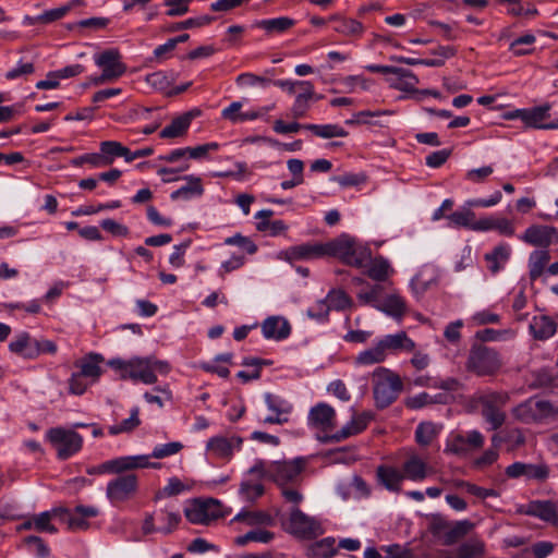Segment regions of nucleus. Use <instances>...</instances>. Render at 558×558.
<instances>
[{"mask_svg": "<svg viewBox=\"0 0 558 558\" xmlns=\"http://www.w3.org/2000/svg\"><path fill=\"white\" fill-rule=\"evenodd\" d=\"M107 365L118 374L120 379L144 385L156 384L158 374L166 376L171 371L168 361L159 360L155 355L112 357L108 360Z\"/></svg>", "mask_w": 558, "mask_h": 558, "instance_id": "f257e3e1", "label": "nucleus"}, {"mask_svg": "<svg viewBox=\"0 0 558 558\" xmlns=\"http://www.w3.org/2000/svg\"><path fill=\"white\" fill-rule=\"evenodd\" d=\"M324 257H335L343 264L362 268L369 257V247L348 233L324 242Z\"/></svg>", "mask_w": 558, "mask_h": 558, "instance_id": "f03ea898", "label": "nucleus"}, {"mask_svg": "<svg viewBox=\"0 0 558 558\" xmlns=\"http://www.w3.org/2000/svg\"><path fill=\"white\" fill-rule=\"evenodd\" d=\"M372 377L376 407L385 409L392 404L403 389L400 376L390 368L377 367Z\"/></svg>", "mask_w": 558, "mask_h": 558, "instance_id": "7ed1b4c3", "label": "nucleus"}, {"mask_svg": "<svg viewBox=\"0 0 558 558\" xmlns=\"http://www.w3.org/2000/svg\"><path fill=\"white\" fill-rule=\"evenodd\" d=\"M183 513L191 524L209 525L230 513L218 499L194 498L185 502Z\"/></svg>", "mask_w": 558, "mask_h": 558, "instance_id": "20e7f679", "label": "nucleus"}, {"mask_svg": "<svg viewBox=\"0 0 558 558\" xmlns=\"http://www.w3.org/2000/svg\"><path fill=\"white\" fill-rule=\"evenodd\" d=\"M182 522V515L175 504H167L165 507L145 514L142 523V532L145 535L160 533L170 535L175 532Z\"/></svg>", "mask_w": 558, "mask_h": 558, "instance_id": "39448f33", "label": "nucleus"}, {"mask_svg": "<svg viewBox=\"0 0 558 558\" xmlns=\"http://www.w3.org/2000/svg\"><path fill=\"white\" fill-rule=\"evenodd\" d=\"M8 349L24 360H36L41 354L53 355L58 351V347L52 340L36 339L27 331L17 332L9 342Z\"/></svg>", "mask_w": 558, "mask_h": 558, "instance_id": "423d86ee", "label": "nucleus"}, {"mask_svg": "<svg viewBox=\"0 0 558 558\" xmlns=\"http://www.w3.org/2000/svg\"><path fill=\"white\" fill-rule=\"evenodd\" d=\"M476 402L481 405V414L488 424V430H497L506 422V413L502 410L509 400L505 391L487 390L480 392Z\"/></svg>", "mask_w": 558, "mask_h": 558, "instance_id": "0eeeda50", "label": "nucleus"}, {"mask_svg": "<svg viewBox=\"0 0 558 558\" xmlns=\"http://www.w3.org/2000/svg\"><path fill=\"white\" fill-rule=\"evenodd\" d=\"M307 427L316 433V437L322 442H333L326 437L335 435L337 425V411L327 402H317L308 410L306 417Z\"/></svg>", "mask_w": 558, "mask_h": 558, "instance_id": "6e6552de", "label": "nucleus"}, {"mask_svg": "<svg viewBox=\"0 0 558 558\" xmlns=\"http://www.w3.org/2000/svg\"><path fill=\"white\" fill-rule=\"evenodd\" d=\"M46 440L56 449L59 460H68L76 456L84 445L81 434L62 426L49 428L46 433Z\"/></svg>", "mask_w": 558, "mask_h": 558, "instance_id": "1a4fd4ad", "label": "nucleus"}, {"mask_svg": "<svg viewBox=\"0 0 558 558\" xmlns=\"http://www.w3.org/2000/svg\"><path fill=\"white\" fill-rule=\"evenodd\" d=\"M553 404L538 397H531L512 409V415L515 420L524 423H542L556 415Z\"/></svg>", "mask_w": 558, "mask_h": 558, "instance_id": "9d476101", "label": "nucleus"}, {"mask_svg": "<svg viewBox=\"0 0 558 558\" xmlns=\"http://www.w3.org/2000/svg\"><path fill=\"white\" fill-rule=\"evenodd\" d=\"M93 59L95 64L101 69V74L92 78V83L95 85L114 81L126 71V65L122 62V57L118 49H106L95 53Z\"/></svg>", "mask_w": 558, "mask_h": 558, "instance_id": "9b49d317", "label": "nucleus"}, {"mask_svg": "<svg viewBox=\"0 0 558 558\" xmlns=\"http://www.w3.org/2000/svg\"><path fill=\"white\" fill-rule=\"evenodd\" d=\"M283 525L288 533L300 539H313L325 532L322 523L316 518L305 514L298 507L291 510Z\"/></svg>", "mask_w": 558, "mask_h": 558, "instance_id": "f8f14e48", "label": "nucleus"}, {"mask_svg": "<svg viewBox=\"0 0 558 558\" xmlns=\"http://www.w3.org/2000/svg\"><path fill=\"white\" fill-rule=\"evenodd\" d=\"M466 366L478 376H489L499 371L501 360L496 350L480 345L471 349Z\"/></svg>", "mask_w": 558, "mask_h": 558, "instance_id": "ddd939ff", "label": "nucleus"}, {"mask_svg": "<svg viewBox=\"0 0 558 558\" xmlns=\"http://www.w3.org/2000/svg\"><path fill=\"white\" fill-rule=\"evenodd\" d=\"M554 104L543 101L533 107H526L525 129L555 131L558 130V112H553Z\"/></svg>", "mask_w": 558, "mask_h": 558, "instance_id": "4468645a", "label": "nucleus"}, {"mask_svg": "<svg viewBox=\"0 0 558 558\" xmlns=\"http://www.w3.org/2000/svg\"><path fill=\"white\" fill-rule=\"evenodd\" d=\"M138 490V477L133 473L120 475L108 482L106 496L113 505L128 501Z\"/></svg>", "mask_w": 558, "mask_h": 558, "instance_id": "2eb2a0df", "label": "nucleus"}, {"mask_svg": "<svg viewBox=\"0 0 558 558\" xmlns=\"http://www.w3.org/2000/svg\"><path fill=\"white\" fill-rule=\"evenodd\" d=\"M243 441L244 439L238 435L230 437L216 435L207 440L205 450L214 459L230 461L235 452L242 450Z\"/></svg>", "mask_w": 558, "mask_h": 558, "instance_id": "dca6fc26", "label": "nucleus"}, {"mask_svg": "<svg viewBox=\"0 0 558 558\" xmlns=\"http://www.w3.org/2000/svg\"><path fill=\"white\" fill-rule=\"evenodd\" d=\"M305 465L306 460L302 457H298L291 460L272 461L271 481L280 487L295 483L305 469Z\"/></svg>", "mask_w": 558, "mask_h": 558, "instance_id": "f3484780", "label": "nucleus"}, {"mask_svg": "<svg viewBox=\"0 0 558 558\" xmlns=\"http://www.w3.org/2000/svg\"><path fill=\"white\" fill-rule=\"evenodd\" d=\"M64 513L68 527L71 531H86L90 527V520L100 514V510L92 505H77L73 509L61 508Z\"/></svg>", "mask_w": 558, "mask_h": 558, "instance_id": "a211bd4d", "label": "nucleus"}, {"mask_svg": "<svg viewBox=\"0 0 558 558\" xmlns=\"http://www.w3.org/2000/svg\"><path fill=\"white\" fill-rule=\"evenodd\" d=\"M281 259L293 264L301 260L324 258V242H307L289 246L279 253Z\"/></svg>", "mask_w": 558, "mask_h": 558, "instance_id": "6ab92c4d", "label": "nucleus"}, {"mask_svg": "<svg viewBox=\"0 0 558 558\" xmlns=\"http://www.w3.org/2000/svg\"><path fill=\"white\" fill-rule=\"evenodd\" d=\"M107 461L110 474H122L137 469H159L161 466L159 462H151L150 456L147 454L121 456Z\"/></svg>", "mask_w": 558, "mask_h": 558, "instance_id": "aec40b11", "label": "nucleus"}, {"mask_svg": "<svg viewBox=\"0 0 558 558\" xmlns=\"http://www.w3.org/2000/svg\"><path fill=\"white\" fill-rule=\"evenodd\" d=\"M265 404L267 410L270 412L269 415L265 416L262 421L264 424H287L290 421V415L293 411V405L288 400L280 396L272 393H265Z\"/></svg>", "mask_w": 558, "mask_h": 558, "instance_id": "412c9836", "label": "nucleus"}, {"mask_svg": "<svg viewBox=\"0 0 558 558\" xmlns=\"http://www.w3.org/2000/svg\"><path fill=\"white\" fill-rule=\"evenodd\" d=\"M401 469L405 480L414 483H422L435 473L434 468L429 465L426 459L417 453L409 454Z\"/></svg>", "mask_w": 558, "mask_h": 558, "instance_id": "4be33fe9", "label": "nucleus"}, {"mask_svg": "<svg viewBox=\"0 0 558 558\" xmlns=\"http://www.w3.org/2000/svg\"><path fill=\"white\" fill-rule=\"evenodd\" d=\"M519 239L530 245L547 250L558 239V232L551 226L532 225L519 235Z\"/></svg>", "mask_w": 558, "mask_h": 558, "instance_id": "5701e85b", "label": "nucleus"}, {"mask_svg": "<svg viewBox=\"0 0 558 558\" xmlns=\"http://www.w3.org/2000/svg\"><path fill=\"white\" fill-rule=\"evenodd\" d=\"M260 331L264 339L279 342L290 337L292 327L286 317L272 315L262 322Z\"/></svg>", "mask_w": 558, "mask_h": 558, "instance_id": "b1692460", "label": "nucleus"}, {"mask_svg": "<svg viewBox=\"0 0 558 558\" xmlns=\"http://www.w3.org/2000/svg\"><path fill=\"white\" fill-rule=\"evenodd\" d=\"M361 269H365L364 274L377 282H385L395 275V269L389 259L381 255L373 257L371 250L369 257L366 259Z\"/></svg>", "mask_w": 558, "mask_h": 558, "instance_id": "393cba45", "label": "nucleus"}, {"mask_svg": "<svg viewBox=\"0 0 558 558\" xmlns=\"http://www.w3.org/2000/svg\"><path fill=\"white\" fill-rule=\"evenodd\" d=\"M274 214L271 209H262L255 213L256 230L269 236L287 235L289 226L282 219L270 220Z\"/></svg>", "mask_w": 558, "mask_h": 558, "instance_id": "a878e982", "label": "nucleus"}, {"mask_svg": "<svg viewBox=\"0 0 558 558\" xmlns=\"http://www.w3.org/2000/svg\"><path fill=\"white\" fill-rule=\"evenodd\" d=\"M378 341L387 357L389 354H396L399 352L410 353L416 348V343L407 335L405 331L386 335L378 338Z\"/></svg>", "mask_w": 558, "mask_h": 558, "instance_id": "bb28decb", "label": "nucleus"}, {"mask_svg": "<svg viewBox=\"0 0 558 558\" xmlns=\"http://www.w3.org/2000/svg\"><path fill=\"white\" fill-rule=\"evenodd\" d=\"M322 99L320 95L315 93V87L311 81L301 83V88L295 95L291 113L294 118H303L311 108V104Z\"/></svg>", "mask_w": 558, "mask_h": 558, "instance_id": "cd10ccee", "label": "nucleus"}, {"mask_svg": "<svg viewBox=\"0 0 558 558\" xmlns=\"http://www.w3.org/2000/svg\"><path fill=\"white\" fill-rule=\"evenodd\" d=\"M376 478L379 485L390 493H399L405 481L402 469L390 464H380L376 469Z\"/></svg>", "mask_w": 558, "mask_h": 558, "instance_id": "c85d7f7f", "label": "nucleus"}, {"mask_svg": "<svg viewBox=\"0 0 558 558\" xmlns=\"http://www.w3.org/2000/svg\"><path fill=\"white\" fill-rule=\"evenodd\" d=\"M372 418L373 415L368 412L355 414L345 425H343L339 430H336L333 436L326 437L325 439L339 442L349 437L359 435L364 429H366Z\"/></svg>", "mask_w": 558, "mask_h": 558, "instance_id": "c756f323", "label": "nucleus"}, {"mask_svg": "<svg viewBox=\"0 0 558 558\" xmlns=\"http://www.w3.org/2000/svg\"><path fill=\"white\" fill-rule=\"evenodd\" d=\"M438 280V271L434 265H423L410 281V288L416 296L425 293Z\"/></svg>", "mask_w": 558, "mask_h": 558, "instance_id": "7c9ffc66", "label": "nucleus"}, {"mask_svg": "<svg viewBox=\"0 0 558 558\" xmlns=\"http://www.w3.org/2000/svg\"><path fill=\"white\" fill-rule=\"evenodd\" d=\"M525 513L558 526V500L531 501L526 507Z\"/></svg>", "mask_w": 558, "mask_h": 558, "instance_id": "2f4dec72", "label": "nucleus"}, {"mask_svg": "<svg viewBox=\"0 0 558 558\" xmlns=\"http://www.w3.org/2000/svg\"><path fill=\"white\" fill-rule=\"evenodd\" d=\"M295 25V21L289 16L255 20L253 28L263 29L268 36L282 35Z\"/></svg>", "mask_w": 558, "mask_h": 558, "instance_id": "473e14b6", "label": "nucleus"}, {"mask_svg": "<svg viewBox=\"0 0 558 558\" xmlns=\"http://www.w3.org/2000/svg\"><path fill=\"white\" fill-rule=\"evenodd\" d=\"M198 116V111H189L172 119L169 125L165 126L160 133L161 138H177L186 134L192 120Z\"/></svg>", "mask_w": 558, "mask_h": 558, "instance_id": "72a5a7b5", "label": "nucleus"}, {"mask_svg": "<svg viewBox=\"0 0 558 558\" xmlns=\"http://www.w3.org/2000/svg\"><path fill=\"white\" fill-rule=\"evenodd\" d=\"M186 184L173 191L170 195L171 199L190 201L192 198L201 197L204 194L203 181L199 177L189 174L183 178Z\"/></svg>", "mask_w": 558, "mask_h": 558, "instance_id": "f704fd0d", "label": "nucleus"}, {"mask_svg": "<svg viewBox=\"0 0 558 558\" xmlns=\"http://www.w3.org/2000/svg\"><path fill=\"white\" fill-rule=\"evenodd\" d=\"M530 331L537 340H547L557 331L556 322L546 315L534 316L530 323Z\"/></svg>", "mask_w": 558, "mask_h": 558, "instance_id": "c9c22d12", "label": "nucleus"}, {"mask_svg": "<svg viewBox=\"0 0 558 558\" xmlns=\"http://www.w3.org/2000/svg\"><path fill=\"white\" fill-rule=\"evenodd\" d=\"M511 256V246L508 243H501L485 254V260L488 263V269L492 274H497L505 268Z\"/></svg>", "mask_w": 558, "mask_h": 558, "instance_id": "e433bc0d", "label": "nucleus"}, {"mask_svg": "<svg viewBox=\"0 0 558 558\" xmlns=\"http://www.w3.org/2000/svg\"><path fill=\"white\" fill-rule=\"evenodd\" d=\"M405 310L407 304L404 299L399 293H391L383 299L377 311L400 320L403 317Z\"/></svg>", "mask_w": 558, "mask_h": 558, "instance_id": "4c0bfd02", "label": "nucleus"}, {"mask_svg": "<svg viewBox=\"0 0 558 558\" xmlns=\"http://www.w3.org/2000/svg\"><path fill=\"white\" fill-rule=\"evenodd\" d=\"M104 357L99 353H88L77 364L80 374L95 383L101 376L100 363Z\"/></svg>", "mask_w": 558, "mask_h": 558, "instance_id": "58836bf2", "label": "nucleus"}, {"mask_svg": "<svg viewBox=\"0 0 558 558\" xmlns=\"http://www.w3.org/2000/svg\"><path fill=\"white\" fill-rule=\"evenodd\" d=\"M337 553L336 539L328 536L311 544L306 550V556L308 558H332Z\"/></svg>", "mask_w": 558, "mask_h": 558, "instance_id": "ea45409f", "label": "nucleus"}, {"mask_svg": "<svg viewBox=\"0 0 558 558\" xmlns=\"http://www.w3.org/2000/svg\"><path fill=\"white\" fill-rule=\"evenodd\" d=\"M393 112L390 110H362L352 114L350 119L345 120L347 125H371L383 126L376 118L383 116H391Z\"/></svg>", "mask_w": 558, "mask_h": 558, "instance_id": "a19ab883", "label": "nucleus"}, {"mask_svg": "<svg viewBox=\"0 0 558 558\" xmlns=\"http://www.w3.org/2000/svg\"><path fill=\"white\" fill-rule=\"evenodd\" d=\"M549 259L550 255L547 250H535L530 254L527 267L532 281L537 280L544 274Z\"/></svg>", "mask_w": 558, "mask_h": 558, "instance_id": "79ce46f5", "label": "nucleus"}, {"mask_svg": "<svg viewBox=\"0 0 558 558\" xmlns=\"http://www.w3.org/2000/svg\"><path fill=\"white\" fill-rule=\"evenodd\" d=\"M387 360V356L378 341H375L374 345L361 351L354 360V363L359 366H371L374 364L383 363Z\"/></svg>", "mask_w": 558, "mask_h": 558, "instance_id": "37998d69", "label": "nucleus"}, {"mask_svg": "<svg viewBox=\"0 0 558 558\" xmlns=\"http://www.w3.org/2000/svg\"><path fill=\"white\" fill-rule=\"evenodd\" d=\"M391 74L396 76V81L392 84L393 88L405 93H413L416 90L418 78L411 70L396 68L395 72Z\"/></svg>", "mask_w": 558, "mask_h": 558, "instance_id": "c03bdc74", "label": "nucleus"}, {"mask_svg": "<svg viewBox=\"0 0 558 558\" xmlns=\"http://www.w3.org/2000/svg\"><path fill=\"white\" fill-rule=\"evenodd\" d=\"M304 129L311 131L314 135L320 138L347 137L348 131L339 124H304Z\"/></svg>", "mask_w": 558, "mask_h": 558, "instance_id": "a18cd8bd", "label": "nucleus"}, {"mask_svg": "<svg viewBox=\"0 0 558 558\" xmlns=\"http://www.w3.org/2000/svg\"><path fill=\"white\" fill-rule=\"evenodd\" d=\"M141 425V418H140V408L133 407L130 411V416L120 423L110 425L108 427V433L111 436H117L123 433H131L136 427Z\"/></svg>", "mask_w": 558, "mask_h": 558, "instance_id": "49530a36", "label": "nucleus"}, {"mask_svg": "<svg viewBox=\"0 0 558 558\" xmlns=\"http://www.w3.org/2000/svg\"><path fill=\"white\" fill-rule=\"evenodd\" d=\"M275 537V534L264 529H257L248 531L243 535H239L234 538V544L239 547L245 546L248 542H256L262 544L270 543Z\"/></svg>", "mask_w": 558, "mask_h": 558, "instance_id": "de8ad7c7", "label": "nucleus"}, {"mask_svg": "<svg viewBox=\"0 0 558 558\" xmlns=\"http://www.w3.org/2000/svg\"><path fill=\"white\" fill-rule=\"evenodd\" d=\"M99 156L102 167L110 166L123 151V145L117 141H104L99 145Z\"/></svg>", "mask_w": 558, "mask_h": 558, "instance_id": "09e8293b", "label": "nucleus"}, {"mask_svg": "<svg viewBox=\"0 0 558 558\" xmlns=\"http://www.w3.org/2000/svg\"><path fill=\"white\" fill-rule=\"evenodd\" d=\"M231 360V353H221L216 355L213 362L204 364L203 368L208 373L217 374L221 378H227L230 375L227 364H230Z\"/></svg>", "mask_w": 558, "mask_h": 558, "instance_id": "8fccbe9b", "label": "nucleus"}, {"mask_svg": "<svg viewBox=\"0 0 558 558\" xmlns=\"http://www.w3.org/2000/svg\"><path fill=\"white\" fill-rule=\"evenodd\" d=\"M535 43L536 37L533 34H524L510 43L509 51L515 57L531 54Z\"/></svg>", "mask_w": 558, "mask_h": 558, "instance_id": "3c124183", "label": "nucleus"}, {"mask_svg": "<svg viewBox=\"0 0 558 558\" xmlns=\"http://www.w3.org/2000/svg\"><path fill=\"white\" fill-rule=\"evenodd\" d=\"M472 207L463 205L461 209L453 211L446 216L450 227L454 228H469L473 225L474 213L471 210Z\"/></svg>", "mask_w": 558, "mask_h": 558, "instance_id": "603ef678", "label": "nucleus"}, {"mask_svg": "<svg viewBox=\"0 0 558 558\" xmlns=\"http://www.w3.org/2000/svg\"><path fill=\"white\" fill-rule=\"evenodd\" d=\"M189 489L190 487L186 484H184L179 477L172 476L168 478L167 484L155 494V500L157 501L163 498L178 496Z\"/></svg>", "mask_w": 558, "mask_h": 558, "instance_id": "864d4df0", "label": "nucleus"}, {"mask_svg": "<svg viewBox=\"0 0 558 558\" xmlns=\"http://www.w3.org/2000/svg\"><path fill=\"white\" fill-rule=\"evenodd\" d=\"M475 337L484 342L507 341L515 337V331L510 328L500 330L485 328L483 330H478Z\"/></svg>", "mask_w": 558, "mask_h": 558, "instance_id": "5fc2aeb1", "label": "nucleus"}, {"mask_svg": "<svg viewBox=\"0 0 558 558\" xmlns=\"http://www.w3.org/2000/svg\"><path fill=\"white\" fill-rule=\"evenodd\" d=\"M383 288L379 284L371 286L367 290L357 293L356 299L361 305L371 306L376 310L380 306Z\"/></svg>", "mask_w": 558, "mask_h": 558, "instance_id": "6e6d98bb", "label": "nucleus"}, {"mask_svg": "<svg viewBox=\"0 0 558 558\" xmlns=\"http://www.w3.org/2000/svg\"><path fill=\"white\" fill-rule=\"evenodd\" d=\"M456 50L450 46H438L435 50H433L432 58H422V65L424 66H441L445 64L446 60L453 57Z\"/></svg>", "mask_w": 558, "mask_h": 558, "instance_id": "4d7b16f0", "label": "nucleus"}, {"mask_svg": "<svg viewBox=\"0 0 558 558\" xmlns=\"http://www.w3.org/2000/svg\"><path fill=\"white\" fill-rule=\"evenodd\" d=\"M143 398L147 403L162 409L166 402L172 401V392L168 386H157L154 388V392L146 391Z\"/></svg>", "mask_w": 558, "mask_h": 558, "instance_id": "13d9d810", "label": "nucleus"}, {"mask_svg": "<svg viewBox=\"0 0 558 558\" xmlns=\"http://www.w3.org/2000/svg\"><path fill=\"white\" fill-rule=\"evenodd\" d=\"M264 362L257 357H245L242 361V365L251 367V371H240L236 373V377L243 383H248L260 377V368Z\"/></svg>", "mask_w": 558, "mask_h": 558, "instance_id": "bf43d9fd", "label": "nucleus"}, {"mask_svg": "<svg viewBox=\"0 0 558 558\" xmlns=\"http://www.w3.org/2000/svg\"><path fill=\"white\" fill-rule=\"evenodd\" d=\"M339 21L335 31L344 36L361 37L364 33V25L354 19H337Z\"/></svg>", "mask_w": 558, "mask_h": 558, "instance_id": "052dcab7", "label": "nucleus"}, {"mask_svg": "<svg viewBox=\"0 0 558 558\" xmlns=\"http://www.w3.org/2000/svg\"><path fill=\"white\" fill-rule=\"evenodd\" d=\"M325 299L327 300L330 310L344 311L351 306L350 296L340 289H331Z\"/></svg>", "mask_w": 558, "mask_h": 558, "instance_id": "680f3d73", "label": "nucleus"}, {"mask_svg": "<svg viewBox=\"0 0 558 558\" xmlns=\"http://www.w3.org/2000/svg\"><path fill=\"white\" fill-rule=\"evenodd\" d=\"M57 509L43 511L38 514L33 515L34 518V530L38 532H47L50 534L57 533V527L51 523L53 515L57 513Z\"/></svg>", "mask_w": 558, "mask_h": 558, "instance_id": "e2e57ef3", "label": "nucleus"}, {"mask_svg": "<svg viewBox=\"0 0 558 558\" xmlns=\"http://www.w3.org/2000/svg\"><path fill=\"white\" fill-rule=\"evenodd\" d=\"M221 144L217 142H209L195 147H189V158L194 160H209L210 154L218 151Z\"/></svg>", "mask_w": 558, "mask_h": 558, "instance_id": "0e129e2a", "label": "nucleus"}, {"mask_svg": "<svg viewBox=\"0 0 558 558\" xmlns=\"http://www.w3.org/2000/svg\"><path fill=\"white\" fill-rule=\"evenodd\" d=\"M493 165L473 168L465 172L464 180L472 184H484L494 172Z\"/></svg>", "mask_w": 558, "mask_h": 558, "instance_id": "69168bd1", "label": "nucleus"}, {"mask_svg": "<svg viewBox=\"0 0 558 558\" xmlns=\"http://www.w3.org/2000/svg\"><path fill=\"white\" fill-rule=\"evenodd\" d=\"M330 306L326 299L317 300L312 306L307 308V316L318 323H327L330 312Z\"/></svg>", "mask_w": 558, "mask_h": 558, "instance_id": "338daca9", "label": "nucleus"}, {"mask_svg": "<svg viewBox=\"0 0 558 558\" xmlns=\"http://www.w3.org/2000/svg\"><path fill=\"white\" fill-rule=\"evenodd\" d=\"M447 452L460 456V457H466L469 454V447L466 445L464 434H454L451 435L446 444Z\"/></svg>", "mask_w": 558, "mask_h": 558, "instance_id": "774afa93", "label": "nucleus"}]
</instances>
